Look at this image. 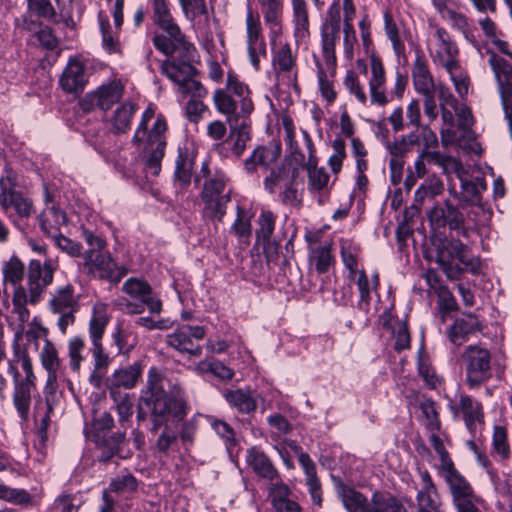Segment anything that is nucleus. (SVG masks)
I'll list each match as a JSON object with an SVG mask.
<instances>
[{
    "mask_svg": "<svg viewBox=\"0 0 512 512\" xmlns=\"http://www.w3.org/2000/svg\"><path fill=\"white\" fill-rule=\"evenodd\" d=\"M187 410L188 404L180 382L151 367L146 389L139 398L137 420L144 421L150 415L152 431H157L168 424L170 418L177 423L183 421Z\"/></svg>",
    "mask_w": 512,
    "mask_h": 512,
    "instance_id": "f257e3e1",
    "label": "nucleus"
},
{
    "mask_svg": "<svg viewBox=\"0 0 512 512\" xmlns=\"http://www.w3.org/2000/svg\"><path fill=\"white\" fill-rule=\"evenodd\" d=\"M43 368L47 371V379L42 394L34 397L32 419L35 425L36 435L41 443L47 440V431L51 423V415L59 405L62 393L58 389V375L60 359L54 344L46 340L40 352Z\"/></svg>",
    "mask_w": 512,
    "mask_h": 512,
    "instance_id": "f03ea898",
    "label": "nucleus"
},
{
    "mask_svg": "<svg viewBox=\"0 0 512 512\" xmlns=\"http://www.w3.org/2000/svg\"><path fill=\"white\" fill-rule=\"evenodd\" d=\"M7 373L13 381L12 403L17 416L21 421L28 422L32 418L31 405H34L36 396L32 394L36 375L31 357L18 344L14 346L13 357L7 361Z\"/></svg>",
    "mask_w": 512,
    "mask_h": 512,
    "instance_id": "7ed1b4c3",
    "label": "nucleus"
},
{
    "mask_svg": "<svg viewBox=\"0 0 512 512\" xmlns=\"http://www.w3.org/2000/svg\"><path fill=\"white\" fill-rule=\"evenodd\" d=\"M281 147L275 145L257 146L251 155L244 161V169L248 174H254L257 167L260 166L269 170V174L264 178V187L269 193H275L277 189H282L291 183H295L299 176V166L284 162L273 166L279 159Z\"/></svg>",
    "mask_w": 512,
    "mask_h": 512,
    "instance_id": "20e7f679",
    "label": "nucleus"
},
{
    "mask_svg": "<svg viewBox=\"0 0 512 512\" xmlns=\"http://www.w3.org/2000/svg\"><path fill=\"white\" fill-rule=\"evenodd\" d=\"M435 247V262L449 280H457L464 272L477 274L481 262L470 247L456 238H436L433 242Z\"/></svg>",
    "mask_w": 512,
    "mask_h": 512,
    "instance_id": "39448f33",
    "label": "nucleus"
},
{
    "mask_svg": "<svg viewBox=\"0 0 512 512\" xmlns=\"http://www.w3.org/2000/svg\"><path fill=\"white\" fill-rule=\"evenodd\" d=\"M213 103L217 112L226 117L227 123L249 120L254 110L251 91L233 73L227 75L225 88L214 91Z\"/></svg>",
    "mask_w": 512,
    "mask_h": 512,
    "instance_id": "423d86ee",
    "label": "nucleus"
},
{
    "mask_svg": "<svg viewBox=\"0 0 512 512\" xmlns=\"http://www.w3.org/2000/svg\"><path fill=\"white\" fill-rule=\"evenodd\" d=\"M154 117V111L147 108L141 117V121L132 138L133 145L139 147L144 143V156L146 158V166L152 170V174L157 176L161 171V161L165 154L166 140L165 132L167 124L162 115H159L154 122L151 130L147 133L148 122Z\"/></svg>",
    "mask_w": 512,
    "mask_h": 512,
    "instance_id": "0eeeda50",
    "label": "nucleus"
},
{
    "mask_svg": "<svg viewBox=\"0 0 512 512\" xmlns=\"http://www.w3.org/2000/svg\"><path fill=\"white\" fill-rule=\"evenodd\" d=\"M462 360L469 388H479L492 377V357L486 348L469 345L462 354Z\"/></svg>",
    "mask_w": 512,
    "mask_h": 512,
    "instance_id": "6e6552de",
    "label": "nucleus"
},
{
    "mask_svg": "<svg viewBox=\"0 0 512 512\" xmlns=\"http://www.w3.org/2000/svg\"><path fill=\"white\" fill-rule=\"evenodd\" d=\"M2 273L4 281L14 286L12 295L13 312L18 315L21 323L28 322L30 317V312L26 307L28 295L25 287L21 285L25 273L23 262L13 255L9 260L2 263Z\"/></svg>",
    "mask_w": 512,
    "mask_h": 512,
    "instance_id": "1a4fd4ad",
    "label": "nucleus"
},
{
    "mask_svg": "<svg viewBox=\"0 0 512 512\" xmlns=\"http://www.w3.org/2000/svg\"><path fill=\"white\" fill-rule=\"evenodd\" d=\"M226 182L225 173L217 170L205 180L200 194L209 215L218 220H221L226 213V205L230 201Z\"/></svg>",
    "mask_w": 512,
    "mask_h": 512,
    "instance_id": "9d476101",
    "label": "nucleus"
},
{
    "mask_svg": "<svg viewBox=\"0 0 512 512\" xmlns=\"http://www.w3.org/2000/svg\"><path fill=\"white\" fill-rule=\"evenodd\" d=\"M82 257L84 267L93 277L118 283L127 274V269L118 266L106 250L101 253L85 251Z\"/></svg>",
    "mask_w": 512,
    "mask_h": 512,
    "instance_id": "9b49d317",
    "label": "nucleus"
},
{
    "mask_svg": "<svg viewBox=\"0 0 512 512\" xmlns=\"http://www.w3.org/2000/svg\"><path fill=\"white\" fill-rule=\"evenodd\" d=\"M445 480L453 497L457 512H479L474 504L475 495L469 482L458 471L454 464L451 468L442 469Z\"/></svg>",
    "mask_w": 512,
    "mask_h": 512,
    "instance_id": "f8f14e48",
    "label": "nucleus"
},
{
    "mask_svg": "<svg viewBox=\"0 0 512 512\" xmlns=\"http://www.w3.org/2000/svg\"><path fill=\"white\" fill-rule=\"evenodd\" d=\"M54 271L51 260H47L43 264L39 260L29 262L27 275L28 303L36 304L40 301L45 289L53 281Z\"/></svg>",
    "mask_w": 512,
    "mask_h": 512,
    "instance_id": "ddd939ff",
    "label": "nucleus"
},
{
    "mask_svg": "<svg viewBox=\"0 0 512 512\" xmlns=\"http://www.w3.org/2000/svg\"><path fill=\"white\" fill-rule=\"evenodd\" d=\"M204 336L205 330L202 326L181 325L166 336V343L180 353H188L190 356L198 357L202 354V347L197 342L202 340Z\"/></svg>",
    "mask_w": 512,
    "mask_h": 512,
    "instance_id": "4468645a",
    "label": "nucleus"
},
{
    "mask_svg": "<svg viewBox=\"0 0 512 512\" xmlns=\"http://www.w3.org/2000/svg\"><path fill=\"white\" fill-rule=\"evenodd\" d=\"M122 94L123 86L117 81H112L101 85L93 92L87 93L80 100L79 105L85 113L93 111L96 107L107 111L120 101Z\"/></svg>",
    "mask_w": 512,
    "mask_h": 512,
    "instance_id": "2eb2a0df",
    "label": "nucleus"
},
{
    "mask_svg": "<svg viewBox=\"0 0 512 512\" xmlns=\"http://www.w3.org/2000/svg\"><path fill=\"white\" fill-rule=\"evenodd\" d=\"M429 221L435 228L448 226L450 230L456 231L458 235L467 237L469 229L464 225L463 213L449 201L444 206L433 207L428 214Z\"/></svg>",
    "mask_w": 512,
    "mask_h": 512,
    "instance_id": "dca6fc26",
    "label": "nucleus"
},
{
    "mask_svg": "<svg viewBox=\"0 0 512 512\" xmlns=\"http://www.w3.org/2000/svg\"><path fill=\"white\" fill-rule=\"evenodd\" d=\"M435 37L437 39V45L435 52L431 53L434 63L445 68L447 72H451L453 69H459L460 64L457 59L459 50L456 43L452 41L449 33L444 28H438L435 32Z\"/></svg>",
    "mask_w": 512,
    "mask_h": 512,
    "instance_id": "f3484780",
    "label": "nucleus"
},
{
    "mask_svg": "<svg viewBox=\"0 0 512 512\" xmlns=\"http://www.w3.org/2000/svg\"><path fill=\"white\" fill-rule=\"evenodd\" d=\"M457 176L460 180L461 191L459 194L455 189L450 190V192H453L460 202L483 208L482 193L487 189L484 177L469 176L463 171L460 172L458 170Z\"/></svg>",
    "mask_w": 512,
    "mask_h": 512,
    "instance_id": "a211bd4d",
    "label": "nucleus"
},
{
    "mask_svg": "<svg viewBox=\"0 0 512 512\" xmlns=\"http://www.w3.org/2000/svg\"><path fill=\"white\" fill-rule=\"evenodd\" d=\"M122 290L131 298L139 300L144 304L150 313L159 314L162 311L161 300L146 281L138 278H129L124 282Z\"/></svg>",
    "mask_w": 512,
    "mask_h": 512,
    "instance_id": "6ab92c4d",
    "label": "nucleus"
},
{
    "mask_svg": "<svg viewBox=\"0 0 512 512\" xmlns=\"http://www.w3.org/2000/svg\"><path fill=\"white\" fill-rule=\"evenodd\" d=\"M142 374V365L140 362H134L133 364L122 367L113 372V374L107 378V386L109 388V394L116 400V395L120 394L119 388L132 389L136 386L139 378Z\"/></svg>",
    "mask_w": 512,
    "mask_h": 512,
    "instance_id": "aec40b11",
    "label": "nucleus"
},
{
    "mask_svg": "<svg viewBox=\"0 0 512 512\" xmlns=\"http://www.w3.org/2000/svg\"><path fill=\"white\" fill-rule=\"evenodd\" d=\"M257 4L269 29L270 40L274 43L282 33L284 0H257Z\"/></svg>",
    "mask_w": 512,
    "mask_h": 512,
    "instance_id": "412c9836",
    "label": "nucleus"
},
{
    "mask_svg": "<svg viewBox=\"0 0 512 512\" xmlns=\"http://www.w3.org/2000/svg\"><path fill=\"white\" fill-rule=\"evenodd\" d=\"M245 460L252 471L270 482L279 479V472L271 459L260 448L253 446L246 450Z\"/></svg>",
    "mask_w": 512,
    "mask_h": 512,
    "instance_id": "4be33fe9",
    "label": "nucleus"
},
{
    "mask_svg": "<svg viewBox=\"0 0 512 512\" xmlns=\"http://www.w3.org/2000/svg\"><path fill=\"white\" fill-rule=\"evenodd\" d=\"M411 75L415 90L420 94L434 92L435 83L429 70L428 62L424 53L416 50V57L411 68Z\"/></svg>",
    "mask_w": 512,
    "mask_h": 512,
    "instance_id": "5701e85b",
    "label": "nucleus"
},
{
    "mask_svg": "<svg viewBox=\"0 0 512 512\" xmlns=\"http://www.w3.org/2000/svg\"><path fill=\"white\" fill-rule=\"evenodd\" d=\"M59 84L65 92H82L87 84L84 65L78 60H70L60 77Z\"/></svg>",
    "mask_w": 512,
    "mask_h": 512,
    "instance_id": "b1692460",
    "label": "nucleus"
},
{
    "mask_svg": "<svg viewBox=\"0 0 512 512\" xmlns=\"http://www.w3.org/2000/svg\"><path fill=\"white\" fill-rule=\"evenodd\" d=\"M228 124L229 134L223 145H227L231 153L239 158L245 151L247 143L251 140L250 120Z\"/></svg>",
    "mask_w": 512,
    "mask_h": 512,
    "instance_id": "393cba45",
    "label": "nucleus"
},
{
    "mask_svg": "<svg viewBox=\"0 0 512 512\" xmlns=\"http://www.w3.org/2000/svg\"><path fill=\"white\" fill-rule=\"evenodd\" d=\"M336 494L348 512H367L368 500L359 491L333 477Z\"/></svg>",
    "mask_w": 512,
    "mask_h": 512,
    "instance_id": "a878e982",
    "label": "nucleus"
},
{
    "mask_svg": "<svg viewBox=\"0 0 512 512\" xmlns=\"http://www.w3.org/2000/svg\"><path fill=\"white\" fill-rule=\"evenodd\" d=\"M488 64L494 74L497 82L499 94L504 90L512 89V63L498 55L494 51L488 50Z\"/></svg>",
    "mask_w": 512,
    "mask_h": 512,
    "instance_id": "bb28decb",
    "label": "nucleus"
},
{
    "mask_svg": "<svg viewBox=\"0 0 512 512\" xmlns=\"http://www.w3.org/2000/svg\"><path fill=\"white\" fill-rule=\"evenodd\" d=\"M194 168V157L187 149H179L175 160V170L173 175L174 186L183 191L191 183Z\"/></svg>",
    "mask_w": 512,
    "mask_h": 512,
    "instance_id": "cd10ccee",
    "label": "nucleus"
},
{
    "mask_svg": "<svg viewBox=\"0 0 512 512\" xmlns=\"http://www.w3.org/2000/svg\"><path fill=\"white\" fill-rule=\"evenodd\" d=\"M152 42L155 48L166 56H171L176 51H180V54H182L185 59H193L195 48L186 40V37H182V41L177 43V41L169 35L155 34Z\"/></svg>",
    "mask_w": 512,
    "mask_h": 512,
    "instance_id": "c85d7f7f",
    "label": "nucleus"
},
{
    "mask_svg": "<svg viewBox=\"0 0 512 512\" xmlns=\"http://www.w3.org/2000/svg\"><path fill=\"white\" fill-rule=\"evenodd\" d=\"M180 56V62L165 60L161 64V72L171 81L175 82L178 87L186 79L193 77L197 73V69L190 63L192 59H185L182 54Z\"/></svg>",
    "mask_w": 512,
    "mask_h": 512,
    "instance_id": "c756f323",
    "label": "nucleus"
},
{
    "mask_svg": "<svg viewBox=\"0 0 512 512\" xmlns=\"http://www.w3.org/2000/svg\"><path fill=\"white\" fill-rule=\"evenodd\" d=\"M90 352L92 354L94 364L93 370L89 376V383L94 388H101L103 380L107 375L108 367L112 362V358L106 353L103 345L91 346Z\"/></svg>",
    "mask_w": 512,
    "mask_h": 512,
    "instance_id": "7c9ffc66",
    "label": "nucleus"
},
{
    "mask_svg": "<svg viewBox=\"0 0 512 512\" xmlns=\"http://www.w3.org/2000/svg\"><path fill=\"white\" fill-rule=\"evenodd\" d=\"M480 329V323L472 314H468L463 318H458L448 331L450 341L460 346L468 340V336Z\"/></svg>",
    "mask_w": 512,
    "mask_h": 512,
    "instance_id": "2f4dec72",
    "label": "nucleus"
},
{
    "mask_svg": "<svg viewBox=\"0 0 512 512\" xmlns=\"http://www.w3.org/2000/svg\"><path fill=\"white\" fill-rule=\"evenodd\" d=\"M321 52L324 64L331 73L336 71L337 58L335 52L336 41L340 37V29L321 27Z\"/></svg>",
    "mask_w": 512,
    "mask_h": 512,
    "instance_id": "473e14b6",
    "label": "nucleus"
},
{
    "mask_svg": "<svg viewBox=\"0 0 512 512\" xmlns=\"http://www.w3.org/2000/svg\"><path fill=\"white\" fill-rule=\"evenodd\" d=\"M454 413L461 412L468 429H472L477 422L483 419L482 405L477 400L466 394L459 396L458 405L452 407Z\"/></svg>",
    "mask_w": 512,
    "mask_h": 512,
    "instance_id": "72a5a7b5",
    "label": "nucleus"
},
{
    "mask_svg": "<svg viewBox=\"0 0 512 512\" xmlns=\"http://www.w3.org/2000/svg\"><path fill=\"white\" fill-rule=\"evenodd\" d=\"M40 228L48 237L60 233V228L67 224L66 213L55 206L46 208L39 216Z\"/></svg>",
    "mask_w": 512,
    "mask_h": 512,
    "instance_id": "f704fd0d",
    "label": "nucleus"
},
{
    "mask_svg": "<svg viewBox=\"0 0 512 512\" xmlns=\"http://www.w3.org/2000/svg\"><path fill=\"white\" fill-rule=\"evenodd\" d=\"M77 306L78 300L71 284L58 288L50 300V308L53 312L76 311Z\"/></svg>",
    "mask_w": 512,
    "mask_h": 512,
    "instance_id": "c9c22d12",
    "label": "nucleus"
},
{
    "mask_svg": "<svg viewBox=\"0 0 512 512\" xmlns=\"http://www.w3.org/2000/svg\"><path fill=\"white\" fill-rule=\"evenodd\" d=\"M137 109L136 104L126 102L114 111L110 122L115 134H124L130 129L131 120Z\"/></svg>",
    "mask_w": 512,
    "mask_h": 512,
    "instance_id": "e433bc0d",
    "label": "nucleus"
},
{
    "mask_svg": "<svg viewBox=\"0 0 512 512\" xmlns=\"http://www.w3.org/2000/svg\"><path fill=\"white\" fill-rule=\"evenodd\" d=\"M293 9L294 35L297 39L309 36V15L305 0H291Z\"/></svg>",
    "mask_w": 512,
    "mask_h": 512,
    "instance_id": "4c0bfd02",
    "label": "nucleus"
},
{
    "mask_svg": "<svg viewBox=\"0 0 512 512\" xmlns=\"http://www.w3.org/2000/svg\"><path fill=\"white\" fill-rule=\"evenodd\" d=\"M315 65L317 68V79L319 90L321 92L322 97L329 103H333L336 100L337 93L334 89V84L332 78L335 76L336 71L331 73L327 66L320 62V60L314 56Z\"/></svg>",
    "mask_w": 512,
    "mask_h": 512,
    "instance_id": "58836bf2",
    "label": "nucleus"
},
{
    "mask_svg": "<svg viewBox=\"0 0 512 512\" xmlns=\"http://www.w3.org/2000/svg\"><path fill=\"white\" fill-rule=\"evenodd\" d=\"M274 230V219L271 213L262 214L260 217V229L257 231L258 238H262L264 242V251L268 260H272L278 255V244L271 242V235Z\"/></svg>",
    "mask_w": 512,
    "mask_h": 512,
    "instance_id": "ea45409f",
    "label": "nucleus"
},
{
    "mask_svg": "<svg viewBox=\"0 0 512 512\" xmlns=\"http://www.w3.org/2000/svg\"><path fill=\"white\" fill-rule=\"evenodd\" d=\"M403 505L390 493L375 491L367 512H401Z\"/></svg>",
    "mask_w": 512,
    "mask_h": 512,
    "instance_id": "a19ab883",
    "label": "nucleus"
},
{
    "mask_svg": "<svg viewBox=\"0 0 512 512\" xmlns=\"http://www.w3.org/2000/svg\"><path fill=\"white\" fill-rule=\"evenodd\" d=\"M306 169L308 173V188L311 191H323L327 188L330 175L324 167H318V161L313 163L297 164Z\"/></svg>",
    "mask_w": 512,
    "mask_h": 512,
    "instance_id": "79ce46f5",
    "label": "nucleus"
},
{
    "mask_svg": "<svg viewBox=\"0 0 512 512\" xmlns=\"http://www.w3.org/2000/svg\"><path fill=\"white\" fill-rule=\"evenodd\" d=\"M0 205L5 213H8L9 209L13 208L20 218H28L33 209L32 201L18 191H15L7 198H3Z\"/></svg>",
    "mask_w": 512,
    "mask_h": 512,
    "instance_id": "37998d69",
    "label": "nucleus"
},
{
    "mask_svg": "<svg viewBox=\"0 0 512 512\" xmlns=\"http://www.w3.org/2000/svg\"><path fill=\"white\" fill-rule=\"evenodd\" d=\"M225 399L242 413H251L256 409V401L250 394L242 389L228 391Z\"/></svg>",
    "mask_w": 512,
    "mask_h": 512,
    "instance_id": "c03bdc74",
    "label": "nucleus"
},
{
    "mask_svg": "<svg viewBox=\"0 0 512 512\" xmlns=\"http://www.w3.org/2000/svg\"><path fill=\"white\" fill-rule=\"evenodd\" d=\"M247 44H265L262 35V26L258 12H254L250 5L246 14Z\"/></svg>",
    "mask_w": 512,
    "mask_h": 512,
    "instance_id": "a18cd8bd",
    "label": "nucleus"
},
{
    "mask_svg": "<svg viewBox=\"0 0 512 512\" xmlns=\"http://www.w3.org/2000/svg\"><path fill=\"white\" fill-rule=\"evenodd\" d=\"M282 124L285 132L284 141L289 149L291 157L296 164H304L305 155L299 150L295 140V128L293 121L289 117H284L282 119Z\"/></svg>",
    "mask_w": 512,
    "mask_h": 512,
    "instance_id": "49530a36",
    "label": "nucleus"
},
{
    "mask_svg": "<svg viewBox=\"0 0 512 512\" xmlns=\"http://www.w3.org/2000/svg\"><path fill=\"white\" fill-rule=\"evenodd\" d=\"M384 23L386 35L392 43L395 55L406 60L405 45L399 36L398 27L389 13L384 14Z\"/></svg>",
    "mask_w": 512,
    "mask_h": 512,
    "instance_id": "de8ad7c7",
    "label": "nucleus"
},
{
    "mask_svg": "<svg viewBox=\"0 0 512 512\" xmlns=\"http://www.w3.org/2000/svg\"><path fill=\"white\" fill-rule=\"evenodd\" d=\"M309 258L311 263H314L316 271L321 274L326 273L334 262L329 245L312 249Z\"/></svg>",
    "mask_w": 512,
    "mask_h": 512,
    "instance_id": "09e8293b",
    "label": "nucleus"
},
{
    "mask_svg": "<svg viewBox=\"0 0 512 512\" xmlns=\"http://www.w3.org/2000/svg\"><path fill=\"white\" fill-rule=\"evenodd\" d=\"M417 512H443L437 490L418 491Z\"/></svg>",
    "mask_w": 512,
    "mask_h": 512,
    "instance_id": "8fccbe9b",
    "label": "nucleus"
},
{
    "mask_svg": "<svg viewBox=\"0 0 512 512\" xmlns=\"http://www.w3.org/2000/svg\"><path fill=\"white\" fill-rule=\"evenodd\" d=\"M274 67L284 73H289L295 66V56L289 44L282 45L273 56Z\"/></svg>",
    "mask_w": 512,
    "mask_h": 512,
    "instance_id": "3c124183",
    "label": "nucleus"
},
{
    "mask_svg": "<svg viewBox=\"0 0 512 512\" xmlns=\"http://www.w3.org/2000/svg\"><path fill=\"white\" fill-rule=\"evenodd\" d=\"M420 134L417 129L407 135H403L399 140L388 145L389 151L394 156H403L420 142Z\"/></svg>",
    "mask_w": 512,
    "mask_h": 512,
    "instance_id": "603ef678",
    "label": "nucleus"
},
{
    "mask_svg": "<svg viewBox=\"0 0 512 512\" xmlns=\"http://www.w3.org/2000/svg\"><path fill=\"white\" fill-rule=\"evenodd\" d=\"M85 350V340L80 336H74L68 341V356L70 367L73 371H78L83 361V352Z\"/></svg>",
    "mask_w": 512,
    "mask_h": 512,
    "instance_id": "864d4df0",
    "label": "nucleus"
},
{
    "mask_svg": "<svg viewBox=\"0 0 512 512\" xmlns=\"http://www.w3.org/2000/svg\"><path fill=\"white\" fill-rule=\"evenodd\" d=\"M137 486L138 482L136 478L132 474L126 473L113 478L106 490H108L109 493L133 492L137 489Z\"/></svg>",
    "mask_w": 512,
    "mask_h": 512,
    "instance_id": "5fc2aeb1",
    "label": "nucleus"
},
{
    "mask_svg": "<svg viewBox=\"0 0 512 512\" xmlns=\"http://www.w3.org/2000/svg\"><path fill=\"white\" fill-rule=\"evenodd\" d=\"M27 9L32 15L51 20L56 16V10L51 0H26Z\"/></svg>",
    "mask_w": 512,
    "mask_h": 512,
    "instance_id": "6e6d98bb",
    "label": "nucleus"
},
{
    "mask_svg": "<svg viewBox=\"0 0 512 512\" xmlns=\"http://www.w3.org/2000/svg\"><path fill=\"white\" fill-rule=\"evenodd\" d=\"M333 154L328 159V165L334 174L342 169V162L346 157V146L344 140L336 138L332 142Z\"/></svg>",
    "mask_w": 512,
    "mask_h": 512,
    "instance_id": "4d7b16f0",
    "label": "nucleus"
},
{
    "mask_svg": "<svg viewBox=\"0 0 512 512\" xmlns=\"http://www.w3.org/2000/svg\"><path fill=\"white\" fill-rule=\"evenodd\" d=\"M51 240L57 248L71 257H78L82 255L81 244L65 237L61 233L55 234V236L51 237Z\"/></svg>",
    "mask_w": 512,
    "mask_h": 512,
    "instance_id": "13d9d810",
    "label": "nucleus"
},
{
    "mask_svg": "<svg viewBox=\"0 0 512 512\" xmlns=\"http://www.w3.org/2000/svg\"><path fill=\"white\" fill-rule=\"evenodd\" d=\"M344 86L349 91L350 94L354 95L356 99L362 103L365 104L367 101L366 93L361 86L357 74L350 70L347 71L346 76L344 78Z\"/></svg>",
    "mask_w": 512,
    "mask_h": 512,
    "instance_id": "bf43d9fd",
    "label": "nucleus"
},
{
    "mask_svg": "<svg viewBox=\"0 0 512 512\" xmlns=\"http://www.w3.org/2000/svg\"><path fill=\"white\" fill-rule=\"evenodd\" d=\"M392 329L395 337L394 349L401 352L410 348V333L406 321H398Z\"/></svg>",
    "mask_w": 512,
    "mask_h": 512,
    "instance_id": "052dcab7",
    "label": "nucleus"
},
{
    "mask_svg": "<svg viewBox=\"0 0 512 512\" xmlns=\"http://www.w3.org/2000/svg\"><path fill=\"white\" fill-rule=\"evenodd\" d=\"M99 25L102 34V43L103 47L108 52H116L118 49L117 39L114 37L113 32L111 30V26L109 23V19L107 17H102L99 15Z\"/></svg>",
    "mask_w": 512,
    "mask_h": 512,
    "instance_id": "680f3d73",
    "label": "nucleus"
},
{
    "mask_svg": "<svg viewBox=\"0 0 512 512\" xmlns=\"http://www.w3.org/2000/svg\"><path fill=\"white\" fill-rule=\"evenodd\" d=\"M107 319L104 316H93L89 322V336L92 346L102 345Z\"/></svg>",
    "mask_w": 512,
    "mask_h": 512,
    "instance_id": "e2e57ef3",
    "label": "nucleus"
},
{
    "mask_svg": "<svg viewBox=\"0 0 512 512\" xmlns=\"http://www.w3.org/2000/svg\"><path fill=\"white\" fill-rule=\"evenodd\" d=\"M422 157H425L427 162L443 168L444 171L450 166L457 167L459 165L453 157L444 155L439 151L422 150Z\"/></svg>",
    "mask_w": 512,
    "mask_h": 512,
    "instance_id": "0e129e2a",
    "label": "nucleus"
},
{
    "mask_svg": "<svg viewBox=\"0 0 512 512\" xmlns=\"http://www.w3.org/2000/svg\"><path fill=\"white\" fill-rule=\"evenodd\" d=\"M420 409L426 420V428L430 432L438 431L440 429V421L434 403L432 401H425L420 404Z\"/></svg>",
    "mask_w": 512,
    "mask_h": 512,
    "instance_id": "69168bd1",
    "label": "nucleus"
},
{
    "mask_svg": "<svg viewBox=\"0 0 512 512\" xmlns=\"http://www.w3.org/2000/svg\"><path fill=\"white\" fill-rule=\"evenodd\" d=\"M179 91L184 95H191L192 98H203L207 94V90L200 81L189 77L179 87Z\"/></svg>",
    "mask_w": 512,
    "mask_h": 512,
    "instance_id": "338daca9",
    "label": "nucleus"
},
{
    "mask_svg": "<svg viewBox=\"0 0 512 512\" xmlns=\"http://www.w3.org/2000/svg\"><path fill=\"white\" fill-rule=\"evenodd\" d=\"M271 484L270 494L272 496V506L274 508L277 505H281L282 502L289 500L288 496L290 494V489L282 482L280 477L278 480L271 482Z\"/></svg>",
    "mask_w": 512,
    "mask_h": 512,
    "instance_id": "774afa93",
    "label": "nucleus"
}]
</instances>
